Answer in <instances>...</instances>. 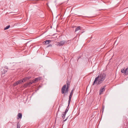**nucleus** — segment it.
<instances>
[{
  "label": "nucleus",
  "instance_id": "f257e3e1",
  "mask_svg": "<svg viewBox=\"0 0 128 128\" xmlns=\"http://www.w3.org/2000/svg\"><path fill=\"white\" fill-rule=\"evenodd\" d=\"M106 79V75L104 73L99 74L97 77L96 78L93 85L95 84H100L104 82Z\"/></svg>",
  "mask_w": 128,
  "mask_h": 128
},
{
  "label": "nucleus",
  "instance_id": "f03ea898",
  "mask_svg": "<svg viewBox=\"0 0 128 128\" xmlns=\"http://www.w3.org/2000/svg\"><path fill=\"white\" fill-rule=\"evenodd\" d=\"M67 42H68L66 41L65 40H63L58 42L56 44L58 46H63L64 44H66Z\"/></svg>",
  "mask_w": 128,
  "mask_h": 128
},
{
  "label": "nucleus",
  "instance_id": "7ed1b4c3",
  "mask_svg": "<svg viewBox=\"0 0 128 128\" xmlns=\"http://www.w3.org/2000/svg\"><path fill=\"white\" fill-rule=\"evenodd\" d=\"M22 82H23V81L22 79L21 80L18 81L14 83L13 84V86H15L19 84H22Z\"/></svg>",
  "mask_w": 128,
  "mask_h": 128
},
{
  "label": "nucleus",
  "instance_id": "20e7f679",
  "mask_svg": "<svg viewBox=\"0 0 128 128\" xmlns=\"http://www.w3.org/2000/svg\"><path fill=\"white\" fill-rule=\"evenodd\" d=\"M106 86L101 87L99 90V95H100L103 93V92L105 91Z\"/></svg>",
  "mask_w": 128,
  "mask_h": 128
},
{
  "label": "nucleus",
  "instance_id": "39448f33",
  "mask_svg": "<svg viewBox=\"0 0 128 128\" xmlns=\"http://www.w3.org/2000/svg\"><path fill=\"white\" fill-rule=\"evenodd\" d=\"M31 78V76H28V77H25L23 78H22V80H23V82H24L27 81L28 80H29Z\"/></svg>",
  "mask_w": 128,
  "mask_h": 128
},
{
  "label": "nucleus",
  "instance_id": "423d86ee",
  "mask_svg": "<svg viewBox=\"0 0 128 128\" xmlns=\"http://www.w3.org/2000/svg\"><path fill=\"white\" fill-rule=\"evenodd\" d=\"M66 87V84L64 85L62 87L61 90L62 93V94H64V93Z\"/></svg>",
  "mask_w": 128,
  "mask_h": 128
},
{
  "label": "nucleus",
  "instance_id": "0eeeda50",
  "mask_svg": "<svg viewBox=\"0 0 128 128\" xmlns=\"http://www.w3.org/2000/svg\"><path fill=\"white\" fill-rule=\"evenodd\" d=\"M42 78L41 77H39L36 78L34 80H33L35 83L38 82V80H40Z\"/></svg>",
  "mask_w": 128,
  "mask_h": 128
},
{
  "label": "nucleus",
  "instance_id": "6e6552de",
  "mask_svg": "<svg viewBox=\"0 0 128 128\" xmlns=\"http://www.w3.org/2000/svg\"><path fill=\"white\" fill-rule=\"evenodd\" d=\"M51 42V40H46L43 42L46 44H48Z\"/></svg>",
  "mask_w": 128,
  "mask_h": 128
},
{
  "label": "nucleus",
  "instance_id": "1a4fd4ad",
  "mask_svg": "<svg viewBox=\"0 0 128 128\" xmlns=\"http://www.w3.org/2000/svg\"><path fill=\"white\" fill-rule=\"evenodd\" d=\"M18 118L17 119H18L19 118L21 119L22 118V114L20 113H19L17 116Z\"/></svg>",
  "mask_w": 128,
  "mask_h": 128
},
{
  "label": "nucleus",
  "instance_id": "9d476101",
  "mask_svg": "<svg viewBox=\"0 0 128 128\" xmlns=\"http://www.w3.org/2000/svg\"><path fill=\"white\" fill-rule=\"evenodd\" d=\"M30 86V85L28 83V82L26 83L25 84L24 86H23V87L24 88H25L27 87Z\"/></svg>",
  "mask_w": 128,
  "mask_h": 128
},
{
  "label": "nucleus",
  "instance_id": "9b49d317",
  "mask_svg": "<svg viewBox=\"0 0 128 128\" xmlns=\"http://www.w3.org/2000/svg\"><path fill=\"white\" fill-rule=\"evenodd\" d=\"M81 30V27L80 26H78L75 29V32H76L77 31Z\"/></svg>",
  "mask_w": 128,
  "mask_h": 128
},
{
  "label": "nucleus",
  "instance_id": "f8f14e48",
  "mask_svg": "<svg viewBox=\"0 0 128 128\" xmlns=\"http://www.w3.org/2000/svg\"><path fill=\"white\" fill-rule=\"evenodd\" d=\"M121 72L122 73H124L126 75V70H124V69H122L121 70Z\"/></svg>",
  "mask_w": 128,
  "mask_h": 128
},
{
  "label": "nucleus",
  "instance_id": "ddd939ff",
  "mask_svg": "<svg viewBox=\"0 0 128 128\" xmlns=\"http://www.w3.org/2000/svg\"><path fill=\"white\" fill-rule=\"evenodd\" d=\"M72 95L70 94L69 96V100L68 101V104H69L71 100V98L72 97Z\"/></svg>",
  "mask_w": 128,
  "mask_h": 128
},
{
  "label": "nucleus",
  "instance_id": "4468645a",
  "mask_svg": "<svg viewBox=\"0 0 128 128\" xmlns=\"http://www.w3.org/2000/svg\"><path fill=\"white\" fill-rule=\"evenodd\" d=\"M66 114V113L64 114V112L62 114V116L63 119L64 118Z\"/></svg>",
  "mask_w": 128,
  "mask_h": 128
},
{
  "label": "nucleus",
  "instance_id": "2eb2a0df",
  "mask_svg": "<svg viewBox=\"0 0 128 128\" xmlns=\"http://www.w3.org/2000/svg\"><path fill=\"white\" fill-rule=\"evenodd\" d=\"M10 27V25H8L6 26V27L4 28V30H6L8 29Z\"/></svg>",
  "mask_w": 128,
  "mask_h": 128
},
{
  "label": "nucleus",
  "instance_id": "dca6fc26",
  "mask_svg": "<svg viewBox=\"0 0 128 128\" xmlns=\"http://www.w3.org/2000/svg\"><path fill=\"white\" fill-rule=\"evenodd\" d=\"M28 84H29L30 85H30L32 84V83H35L34 82V80H32V82H28Z\"/></svg>",
  "mask_w": 128,
  "mask_h": 128
},
{
  "label": "nucleus",
  "instance_id": "f3484780",
  "mask_svg": "<svg viewBox=\"0 0 128 128\" xmlns=\"http://www.w3.org/2000/svg\"><path fill=\"white\" fill-rule=\"evenodd\" d=\"M7 70H5L4 69V70L2 71V74H5L6 72H7Z\"/></svg>",
  "mask_w": 128,
  "mask_h": 128
},
{
  "label": "nucleus",
  "instance_id": "a211bd4d",
  "mask_svg": "<svg viewBox=\"0 0 128 128\" xmlns=\"http://www.w3.org/2000/svg\"><path fill=\"white\" fill-rule=\"evenodd\" d=\"M126 75L128 74V68H127L126 69Z\"/></svg>",
  "mask_w": 128,
  "mask_h": 128
},
{
  "label": "nucleus",
  "instance_id": "6ab92c4d",
  "mask_svg": "<svg viewBox=\"0 0 128 128\" xmlns=\"http://www.w3.org/2000/svg\"><path fill=\"white\" fill-rule=\"evenodd\" d=\"M69 87H66V92H68V91Z\"/></svg>",
  "mask_w": 128,
  "mask_h": 128
},
{
  "label": "nucleus",
  "instance_id": "aec40b11",
  "mask_svg": "<svg viewBox=\"0 0 128 128\" xmlns=\"http://www.w3.org/2000/svg\"><path fill=\"white\" fill-rule=\"evenodd\" d=\"M70 83L69 82H67V87H69L70 85Z\"/></svg>",
  "mask_w": 128,
  "mask_h": 128
},
{
  "label": "nucleus",
  "instance_id": "412c9836",
  "mask_svg": "<svg viewBox=\"0 0 128 128\" xmlns=\"http://www.w3.org/2000/svg\"><path fill=\"white\" fill-rule=\"evenodd\" d=\"M20 128V124H19V123L18 122L17 124V128Z\"/></svg>",
  "mask_w": 128,
  "mask_h": 128
},
{
  "label": "nucleus",
  "instance_id": "4be33fe9",
  "mask_svg": "<svg viewBox=\"0 0 128 128\" xmlns=\"http://www.w3.org/2000/svg\"><path fill=\"white\" fill-rule=\"evenodd\" d=\"M73 90H71V93L70 94L72 95V94H73Z\"/></svg>",
  "mask_w": 128,
  "mask_h": 128
},
{
  "label": "nucleus",
  "instance_id": "5701e85b",
  "mask_svg": "<svg viewBox=\"0 0 128 128\" xmlns=\"http://www.w3.org/2000/svg\"><path fill=\"white\" fill-rule=\"evenodd\" d=\"M68 111V110H67V108L66 109L65 112H64V114H65V113L66 114V113Z\"/></svg>",
  "mask_w": 128,
  "mask_h": 128
},
{
  "label": "nucleus",
  "instance_id": "b1692460",
  "mask_svg": "<svg viewBox=\"0 0 128 128\" xmlns=\"http://www.w3.org/2000/svg\"><path fill=\"white\" fill-rule=\"evenodd\" d=\"M52 46V45L51 44H49L47 46V47H50H50H51Z\"/></svg>",
  "mask_w": 128,
  "mask_h": 128
},
{
  "label": "nucleus",
  "instance_id": "393cba45",
  "mask_svg": "<svg viewBox=\"0 0 128 128\" xmlns=\"http://www.w3.org/2000/svg\"><path fill=\"white\" fill-rule=\"evenodd\" d=\"M67 119V118H66L65 120H64V121L65 122L66 121Z\"/></svg>",
  "mask_w": 128,
  "mask_h": 128
},
{
  "label": "nucleus",
  "instance_id": "a878e982",
  "mask_svg": "<svg viewBox=\"0 0 128 128\" xmlns=\"http://www.w3.org/2000/svg\"><path fill=\"white\" fill-rule=\"evenodd\" d=\"M4 68H5L6 69H8L7 67H6Z\"/></svg>",
  "mask_w": 128,
  "mask_h": 128
},
{
  "label": "nucleus",
  "instance_id": "bb28decb",
  "mask_svg": "<svg viewBox=\"0 0 128 128\" xmlns=\"http://www.w3.org/2000/svg\"><path fill=\"white\" fill-rule=\"evenodd\" d=\"M58 111H59V108H58V112H57V114H58Z\"/></svg>",
  "mask_w": 128,
  "mask_h": 128
},
{
  "label": "nucleus",
  "instance_id": "cd10ccee",
  "mask_svg": "<svg viewBox=\"0 0 128 128\" xmlns=\"http://www.w3.org/2000/svg\"><path fill=\"white\" fill-rule=\"evenodd\" d=\"M74 26H72V27L73 28H74Z\"/></svg>",
  "mask_w": 128,
  "mask_h": 128
},
{
  "label": "nucleus",
  "instance_id": "c85d7f7f",
  "mask_svg": "<svg viewBox=\"0 0 128 128\" xmlns=\"http://www.w3.org/2000/svg\"><path fill=\"white\" fill-rule=\"evenodd\" d=\"M70 41V40H68V41Z\"/></svg>",
  "mask_w": 128,
  "mask_h": 128
}]
</instances>
